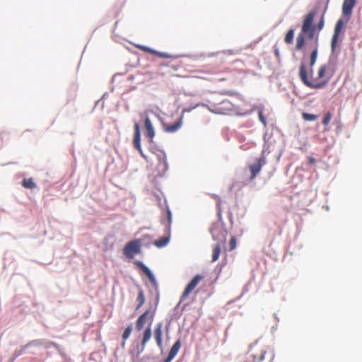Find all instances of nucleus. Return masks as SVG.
Wrapping results in <instances>:
<instances>
[{
  "instance_id": "obj_1",
  "label": "nucleus",
  "mask_w": 362,
  "mask_h": 362,
  "mask_svg": "<svg viewBox=\"0 0 362 362\" xmlns=\"http://www.w3.org/2000/svg\"><path fill=\"white\" fill-rule=\"evenodd\" d=\"M337 71V64L334 61L329 60L322 64L315 77L313 74L308 76V68L305 64H301L299 68V77L303 83L313 89H320L325 87Z\"/></svg>"
},
{
  "instance_id": "obj_2",
  "label": "nucleus",
  "mask_w": 362,
  "mask_h": 362,
  "mask_svg": "<svg viewBox=\"0 0 362 362\" xmlns=\"http://www.w3.org/2000/svg\"><path fill=\"white\" fill-rule=\"evenodd\" d=\"M315 12L310 11L304 18L301 30L296 38V49L301 50L305 45V36L308 39H313L315 35V30L320 32L324 27V18L322 17L317 25L313 24Z\"/></svg>"
},
{
  "instance_id": "obj_3",
  "label": "nucleus",
  "mask_w": 362,
  "mask_h": 362,
  "mask_svg": "<svg viewBox=\"0 0 362 362\" xmlns=\"http://www.w3.org/2000/svg\"><path fill=\"white\" fill-rule=\"evenodd\" d=\"M211 233L213 239L217 241V243L224 245L226 241L227 231L220 222H215L211 228Z\"/></svg>"
},
{
  "instance_id": "obj_4",
  "label": "nucleus",
  "mask_w": 362,
  "mask_h": 362,
  "mask_svg": "<svg viewBox=\"0 0 362 362\" xmlns=\"http://www.w3.org/2000/svg\"><path fill=\"white\" fill-rule=\"evenodd\" d=\"M141 241L134 240L127 243L123 249V254L129 259H132L136 254L141 251Z\"/></svg>"
},
{
  "instance_id": "obj_5",
  "label": "nucleus",
  "mask_w": 362,
  "mask_h": 362,
  "mask_svg": "<svg viewBox=\"0 0 362 362\" xmlns=\"http://www.w3.org/2000/svg\"><path fill=\"white\" fill-rule=\"evenodd\" d=\"M154 155L158 162V164L156 166L157 174L162 175L168 168L165 153L163 151H158L154 153Z\"/></svg>"
},
{
  "instance_id": "obj_6",
  "label": "nucleus",
  "mask_w": 362,
  "mask_h": 362,
  "mask_svg": "<svg viewBox=\"0 0 362 362\" xmlns=\"http://www.w3.org/2000/svg\"><path fill=\"white\" fill-rule=\"evenodd\" d=\"M233 104L228 100H224L213 106L212 112L216 114L228 115L233 110Z\"/></svg>"
},
{
  "instance_id": "obj_7",
  "label": "nucleus",
  "mask_w": 362,
  "mask_h": 362,
  "mask_svg": "<svg viewBox=\"0 0 362 362\" xmlns=\"http://www.w3.org/2000/svg\"><path fill=\"white\" fill-rule=\"evenodd\" d=\"M202 279V276L199 274H197L193 277V279L187 284L184 292L182 293V295L181 296V300H183L188 297V296L195 288V287L198 285V284Z\"/></svg>"
},
{
  "instance_id": "obj_8",
  "label": "nucleus",
  "mask_w": 362,
  "mask_h": 362,
  "mask_svg": "<svg viewBox=\"0 0 362 362\" xmlns=\"http://www.w3.org/2000/svg\"><path fill=\"white\" fill-rule=\"evenodd\" d=\"M343 28H344L343 21L341 19L338 20L336 23L334 34H333V36L332 38L331 48H332V52H334L337 48L339 36V34L341 32Z\"/></svg>"
},
{
  "instance_id": "obj_9",
  "label": "nucleus",
  "mask_w": 362,
  "mask_h": 362,
  "mask_svg": "<svg viewBox=\"0 0 362 362\" xmlns=\"http://www.w3.org/2000/svg\"><path fill=\"white\" fill-rule=\"evenodd\" d=\"M356 0H344L342 4L343 16L349 21L352 14V10L356 5Z\"/></svg>"
},
{
  "instance_id": "obj_10",
  "label": "nucleus",
  "mask_w": 362,
  "mask_h": 362,
  "mask_svg": "<svg viewBox=\"0 0 362 362\" xmlns=\"http://www.w3.org/2000/svg\"><path fill=\"white\" fill-rule=\"evenodd\" d=\"M134 134L133 139V144L135 148H136L142 157L146 158V156L144 155L141 146V135H140V128L138 123H135L134 126Z\"/></svg>"
},
{
  "instance_id": "obj_11",
  "label": "nucleus",
  "mask_w": 362,
  "mask_h": 362,
  "mask_svg": "<svg viewBox=\"0 0 362 362\" xmlns=\"http://www.w3.org/2000/svg\"><path fill=\"white\" fill-rule=\"evenodd\" d=\"M148 317H150L151 322L153 318V314L151 313L149 310H146L139 317L136 322V328L138 331H140L143 329Z\"/></svg>"
},
{
  "instance_id": "obj_12",
  "label": "nucleus",
  "mask_w": 362,
  "mask_h": 362,
  "mask_svg": "<svg viewBox=\"0 0 362 362\" xmlns=\"http://www.w3.org/2000/svg\"><path fill=\"white\" fill-rule=\"evenodd\" d=\"M318 54V43H317V37L315 39V42L313 45V49L310 57V69H308V75L313 74V66L315 65Z\"/></svg>"
},
{
  "instance_id": "obj_13",
  "label": "nucleus",
  "mask_w": 362,
  "mask_h": 362,
  "mask_svg": "<svg viewBox=\"0 0 362 362\" xmlns=\"http://www.w3.org/2000/svg\"><path fill=\"white\" fill-rule=\"evenodd\" d=\"M265 163L266 161L263 156L255 160V163L250 165V179L256 176V175L260 171L262 166L265 165Z\"/></svg>"
},
{
  "instance_id": "obj_14",
  "label": "nucleus",
  "mask_w": 362,
  "mask_h": 362,
  "mask_svg": "<svg viewBox=\"0 0 362 362\" xmlns=\"http://www.w3.org/2000/svg\"><path fill=\"white\" fill-rule=\"evenodd\" d=\"M250 111L257 112L259 121L264 125V127L266 128L267 126V119H266L267 114H266L264 107L262 105L254 106Z\"/></svg>"
},
{
  "instance_id": "obj_15",
  "label": "nucleus",
  "mask_w": 362,
  "mask_h": 362,
  "mask_svg": "<svg viewBox=\"0 0 362 362\" xmlns=\"http://www.w3.org/2000/svg\"><path fill=\"white\" fill-rule=\"evenodd\" d=\"M151 337V327H148L143 334V339L141 340V343L140 346L138 347V351L136 353V356H139L141 353H142L145 349L146 343L149 341Z\"/></svg>"
},
{
  "instance_id": "obj_16",
  "label": "nucleus",
  "mask_w": 362,
  "mask_h": 362,
  "mask_svg": "<svg viewBox=\"0 0 362 362\" xmlns=\"http://www.w3.org/2000/svg\"><path fill=\"white\" fill-rule=\"evenodd\" d=\"M138 268H139L148 278L149 281L155 284H156V279L153 274V273L151 272V270L141 262L140 261H136L134 263Z\"/></svg>"
},
{
  "instance_id": "obj_17",
  "label": "nucleus",
  "mask_w": 362,
  "mask_h": 362,
  "mask_svg": "<svg viewBox=\"0 0 362 362\" xmlns=\"http://www.w3.org/2000/svg\"><path fill=\"white\" fill-rule=\"evenodd\" d=\"M139 49L144 52L156 55L160 58L168 59L171 57V55L168 53L160 52L146 46H139Z\"/></svg>"
},
{
  "instance_id": "obj_18",
  "label": "nucleus",
  "mask_w": 362,
  "mask_h": 362,
  "mask_svg": "<svg viewBox=\"0 0 362 362\" xmlns=\"http://www.w3.org/2000/svg\"><path fill=\"white\" fill-rule=\"evenodd\" d=\"M144 127H145V129L146 131V136L147 137H148L149 139V141L151 142L153 141V139L155 136V132H154V129L153 127V125L151 124V122L150 120V119L146 117L144 119Z\"/></svg>"
},
{
  "instance_id": "obj_19",
  "label": "nucleus",
  "mask_w": 362,
  "mask_h": 362,
  "mask_svg": "<svg viewBox=\"0 0 362 362\" xmlns=\"http://www.w3.org/2000/svg\"><path fill=\"white\" fill-rule=\"evenodd\" d=\"M181 347V341L180 340H177L175 342V344L171 347L168 356L165 359V362H170L177 354L178 351Z\"/></svg>"
},
{
  "instance_id": "obj_20",
  "label": "nucleus",
  "mask_w": 362,
  "mask_h": 362,
  "mask_svg": "<svg viewBox=\"0 0 362 362\" xmlns=\"http://www.w3.org/2000/svg\"><path fill=\"white\" fill-rule=\"evenodd\" d=\"M166 232L167 234L165 236H163L153 242V245L156 247L161 248L168 245L170 240V230L168 232V230L166 229Z\"/></svg>"
},
{
  "instance_id": "obj_21",
  "label": "nucleus",
  "mask_w": 362,
  "mask_h": 362,
  "mask_svg": "<svg viewBox=\"0 0 362 362\" xmlns=\"http://www.w3.org/2000/svg\"><path fill=\"white\" fill-rule=\"evenodd\" d=\"M163 325L162 323H158L156 325V327L154 330V337L156 339L157 345L161 348L162 344V335H163V330H162Z\"/></svg>"
},
{
  "instance_id": "obj_22",
  "label": "nucleus",
  "mask_w": 362,
  "mask_h": 362,
  "mask_svg": "<svg viewBox=\"0 0 362 362\" xmlns=\"http://www.w3.org/2000/svg\"><path fill=\"white\" fill-rule=\"evenodd\" d=\"M182 124V118L180 117L176 122L165 127V131L167 132H175L178 130Z\"/></svg>"
},
{
  "instance_id": "obj_23",
  "label": "nucleus",
  "mask_w": 362,
  "mask_h": 362,
  "mask_svg": "<svg viewBox=\"0 0 362 362\" xmlns=\"http://www.w3.org/2000/svg\"><path fill=\"white\" fill-rule=\"evenodd\" d=\"M160 67L162 68V67H165L168 69V70L166 71H163L160 73V74L162 75H165V74H172L173 72L177 70V66L174 65V64H161L160 65Z\"/></svg>"
},
{
  "instance_id": "obj_24",
  "label": "nucleus",
  "mask_w": 362,
  "mask_h": 362,
  "mask_svg": "<svg viewBox=\"0 0 362 362\" xmlns=\"http://www.w3.org/2000/svg\"><path fill=\"white\" fill-rule=\"evenodd\" d=\"M222 244L216 243L213 247L212 262H216L220 255Z\"/></svg>"
},
{
  "instance_id": "obj_25",
  "label": "nucleus",
  "mask_w": 362,
  "mask_h": 362,
  "mask_svg": "<svg viewBox=\"0 0 362 362\" xmlns=\"http://www.w3.org/2000/svg\"><path fill=\"white\" fill-rule=\"evenodd\" d=\"M293 37H294V29L291 28L286 33V35L284 37V42L288 45H291L293 42Z\"/></svg>"
},
{
  "instance_id": "obj_26",
  "label": "nucleus",
  "mask_w": 362,
  "mask_h": 362,
  "mask_svg": "<svg viewBox=\"0 0 362 362\" xmlns=\"http://www.w3.org/2000/svg\"><path fill=\"white\" fill-rule=\"evenodd\" d=\"M22 185L23 187L27 189H34L36 187V184L33 181V178L23 179Z\"/></svg>"
},
{
  "instance_id": "obj_27",
  "label": "nucleus",
  "mask_w": 362,
  "mask_h": 362,
  "mask_svg": "<svg viewBox=\"0 0 362 362\" xmlns=\"http://www.w3.org/2000/svg\"><path fill=\"white\" fill-rule=\"evenodd\" d=\"M267 354V351L261 350L260 354H252L253 362H259L262 361L264 357V355Z\"/></svg>"
},
{
  "instance_id": "obj_28",
  "label": "nucleus",
  "mask_w": 362,
  "mask_h": 362,
  "mask_svg": "<svg viewBox=\"0 0 362 362\" xmlns=\"http://www.w3.org/2000/svg\"><path fill=\"white\" fill-rule=\"evenodd\" d=\"M136 300L139 302V304L136 307V310H138L144 305L145 302V296L142 290L139 291Z\"/></svg>"
},
{
  "instance_id": "obj_29",
  "label": "nucleus",
  "mask_w": 362,
  "mask_h": 362,
  "mask_svg": "<svg viewBox=\"0 0 362 362\" xmlns=\"http://www.w3.org/2000/svg\"><path fill=\"white\" fill-rule=\"evenodd\" d=\"M302 117L305 121H315L318 118V115L303 112Z\"/></svg>"
},
{
  "instance_id": "obj_30",
  "label": "nucleus",
  "mask_w": 362,
  "mask_h": 362,
  "mask_svg": "<svg viewBox=\"0 0 362 362\" xmlns=\"http://www.w3.org/2000/svg\"><path fill=\"white\" fill-rule=\"evenodd\" d=\"M166 214H167V219H168V224H167L166 228L169 232L170 230V225L172 223V214L168 207H167Z\"/></svg>"
},
{
  "instance_id": "obj_31",
  "label": "nucleus",
  "mask_w": 362,
  "mask_h": 362,
  "mask_svg": "<svg viewBox=\"0 0 362 362\" xmlns=\"http://www.w3.org/2000/svg\"><path fill=\"white\" fill-rule=\"evenodd\" d=\"M132 325H129V326H128V327L124 329V332H123V334H122V339H123L124 341H125V340H127V339L129 337V336H130V334H131V333H132Z\"/></svg>"
},
{
  "instance_id": "obj_32",
  "label": "nucleus",
  "mask_w": 362,
  "mask_h": 362,
  "mask_svg": "<svg viewBox=\"0 0 362 362\" xmlns=\"http://www.w3.org/2000/svg\"><path fill=\"white\" fill-rule=\"evenodd\" d=\"M332 117V115L329 112H327L323 117L322 124L325 126L328 125L329 123L330 122Z\"/></svg>"
},
{
  "instance_id": "obj_33",
  "label": "nucleus",
  "mask_w": 362,
  "mask_h": 362,
  "mask_svg": "<svg viewBox=\"0 0 362 362\" xmlns=\"http://www.w3.org/2000/svg\"><path fill=\"white\" fill-rule=\"evenodd\" d=\"M236 247V239L235 237H232L229 242V250H233Z\"/></svg>"
},
{
  "instance_id": "obj_34",
  "label": "nucleus",
  "mask_w": 362,
  "mask_h": 362,
  "mask_svg": "<svg viewBox=\"0 0 362 362\" xmlns=\"http://www.w3.org/2000/svg\"><path fill=\"white\" fill-rule=\"evenodd\" d=\"M274 54L277 58H279V57H280L279 49L276 45L274 46Z\"/></svg>"
},
{
  "instance_id": "obj_35",
  "label": "nucleus",
  "mask_w": 362,
  "mask_h": 362,
  "mask_svg": "<svg viewBox=\"0 0 362 362\" xmlns=\"http://www.w3.org/2000/svg\"><path fill=\"white\" fill-rule=\"evenodd\" d=\"M308 161L312 165H315V163H316V160L314 158H313V157H309Z\"/></svg>"
},
{
  "instance_id": "obj_36",
  "label": "nucleus",
  "mask_w": 362,
  "mask_h": 362,
  "mask_svg": "<svg viewBox=\"0 0 362 362\" xmlns=\"http://www.w3.org/2000/svg\"><path fill=\"white\" fill-rule=\"evenodd\" d=\"M269 356H270L271 358H273L274 355H273V353L272 351L269 352Z\"/></svg>"
},
{
  "instance_id": "obj_37",
  "label": "nucleus",
  "mask_w": 362,
  "mask_h": 362,
  "mask_svg": "<svg viewBox=\"0 0 362 362\" xmlns=\"http://www.w3.org/2000/svg\"><path fill=\"white\" fill-rule=\"evenodd\" d=\"M216 198L217 199L218 202L220 201V197H218V196H216Z\"/></svg>"
}]
</instances>
